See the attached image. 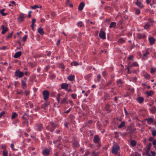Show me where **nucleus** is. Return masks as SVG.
I'll return each mask as SVG.
<instances>
[{"mask_svg":"<svg viewBox=\"0 0 156 156\" xmlns=\"http://www.w3.org/2000/svg\"><path fill=\"white\" fill-rule=\"evenodd\" d=\"M120 147L119 146L115 144L112 148V152L113 154L116 155L117 154L118 151Z\"/></svg>","mask_w":156,"mask_h":156,"instance_id":"1","label":"nucleus"},{"mask_svg":"<svg viewBox=\"0 0 156 156\" xmlns=\"http://www.w3.org/2000/svg\"><path fill=\"white\" fill-rule=\"evenodd\" d=\"M43 94L44 100H47L49 98V91L47 90H44L43 92Z\"/></svg>","mask_w":156,"mask_h":156,"instance_id":"2","label":"nucleus"},{"mask_svg":"<svg viewBox=\"0 0 156 156\" xmlns=\"http://www.w3.org/2000/svg\"><path fill=\"white\" fill-rule=\"evenodd\" d=\"M27 115V114L25 113L22 116V118L23 120V124H26L27 126H28V121L27 120V117H26V116Z\"/></svg>","mask_w":156,"mask_h":156,"instance_id":"3","label":"nucleus"},{"mask_svg":"<svg viewBox=\"0 0 156 156\" xmlns=\"http://www.w3.org/2000/svg\"><path fill=\"white\" fill-rule=\"evenodd\" d=\"M26 16L23 13H21L20 14L19 16L17 19V20L19 22L21 23L23 21L24 18Z\"/></svg>","mask_w":156,"mask_h":156,"instance_id":"4","label":"nucleus"},{"mask_svg":"<svg viewBox=\"0 0 156 156\" xmlns=\"http://www.w3.org/2000/svg\"><path fill=\"white\" fill-rule=\"evenodd\" d=\"M15 76L18 77L19 78H21L24 75V73L19 70L16 71L15 72Z\"/></svg>","mask_w":156,"mask_h":156,"instance_id":"5","label":"nucleus"},{"mask_svg":"<svg viewBox=\"0 0 156 156\" xmlns=\"http://www.w3.org/2000/svg\"><path fill=\"white\" fill-rule=\"evenodd\" d=\"M99 36L100 38L104 39H105V32L101 30L99 34Z\"/></svg>","mask_w":156,"mask_h":156,"instance_id":"6","label":"nucleus"},{"mask_svg":"<svg viewBox=\"0 0 156 156\" xmlns=\"http://www.w3.org/2000/svg\"><path fill=\"white\" fill-rule=\"evenodd\" d=\"M27 80V78H24L23 80H21V85L23 89H25L27 87L26 83Z\"/></svg>","mask_w":156,"mask_h":156,"instance_id":"7","label":"nucleus"},{"mask_svg":"<svg viewBox=\"0 0 156 156\" xmlns=\"http://www.w3.org/2000/svg\"><path fill=\"white\" fill-rule=\"evenodd\" d=\"M50 150L48 148L44 149L42 152V154L45 156H48L50 154Z\"/></svg>","mask_w":156,"mask_h":156,"instance_id":"8","label":"nucleus"},{"mask_svg":"<svg viewBox=\"0 0 156 156\" xmlns=\"http://www.w3.org/2000/svg\"><path fill=\"white\" fill-rule=\"evenodd\" d=\"M139 65L137 62H134L132 64H130V62L129 63L128 66L131 69L133 67H138Z\"/></svg>","mask_w":156,"mask_h":156,"instance_id":"9","label":"nucleus"},{"mask_svg":"<svg viewBox=\"0 0 156 156\" xmlns=\"http://www.w3.org/2000/svg\"><path fill=\"white\" fill-rule=\"evenodd\" d=\"M100 138L97 135L95 136L94 138V142L95 143H99L100 141Z\"/></svg>","mask_w":156,"mask_h":156,"instance_id":"10","label":"nucleus"},{"mask_svg":"<svg viewBox=\"0 0 156 156\" xmlns=\"http://www.w3.org/2000/svg\"><path fill=\"white\" fill-rule=\"evenodd\" d=\"M123 82L122 80L120 79L117 80L116 81V84L119 87H121L123 84Z\"/></svg>","mask_w":156,"mask_h":156,"instance_id":"11","label":"nucleus"},{"mask_svg":"<svg viewBox=\"0 0 156 156\" xmlns=\"http://www.w3.org/2000/svg\"><path fill=\"white\" fill-rule=\"evenodd\" d=\"M148 40L151 45L154 44L155 41V39L153 37H149Z\"/></svg>","mask_w":156,"mask_h":156,"instance_id":"12","label":"nucleus"},{"mask_svg":"<svg viewBox=\"0 0 156 156\" xmlns=\"http://www.w3.org/2000/svg\"><path fill=\"white\" fill-rule=\"evenodd\" d=\"M85 6V4L83 2L80 3L78 7V9L80 11H81L83 10Z\"/></svg>","mask_w":156,"mask_h":156,"instance_id":"13","label":"nucleus"},{"mask_svg":"<svg viewBox=\"0 0 156 156\" xmlns=\"http://www.w3.org/2000/svg\"><path fill=\"white\" fill-rule=\"evenodd\" d=\"M2 31L1 32V33L2 34H4L8 30V28L6 27H5L3 25L2 26Z\"/></svg>","mask_w":156,"mask_h":156,"instance_id":"14","label":"nucleus"},{"mask_svg":"<svg viewBox=\"0 0 156 156\" xmlns=\"http://www.w3.org/2000/svg\"><path fill=\"white\" fill-rule=\"evenodd\" d=\"M136 5L139 8H143L144 6L142 3L138 0L136 1V2L135 3Z\"/></svg>","mask_w":156,"mask_h":156,"instance_id":"15","label":"nucleus"},{"mask_svg":"<svg viewBox=\"0 0 156 156\" xmlns=\"http://www.w3.org/2000/svg\"><path fill=\"white\" fill-rule=\"evenodd\" d=\"M68 84L66 83H62L61 84V88L65 90H67L68 87Z\"/></svg>","mask_w":156,"mask_h":156,"instance_id":"16","label":"nucleus"},{"mask_svg":"<svg viewBox=\"0 0 156 156\" xmlns=\"http://www.w3.org/2000/svg\"><path fill=\"white\" fill-rule=\"evenodd\" d=\"M51 125L53 128L51 129L50 131L51 132H52L54 130L55 128L57 126V125L54 123L53 122H51Z\"/></svg>","mask_w":156,"mask_h":156,"instance_id":"17","label":"nucleus"},{"mask_svg":"<svg viewBox=\"0 0 156 156\" xmlns=\"http://www.w3.org/2000/svg\"><path fill=\"white\" fill-rule=\"evenodd\" d=\"M21 55V51H18L16 52L14 56V57L15 58H17L20 57Z\"/></svg>","mask_w":156,"mask_h":156,"instance_id":"18","label":"nucleus"},{"mask_svg":"<svg viewBox=\"0 0 156 156\" xmlns=\"http://www.w3.org/2000/svg\"><path fill=\"white\" fill-rule=\"evenodd\" d=\"M137 100L139 103L141 104L143 102L144 98L142 97H139L137 98Z\"/></svg>","mask_w":156,"mask_h":156,"instance_id":"19","label":"nucleus"},{"mask_svg":"<svg viewBox=\"0 0 156 156\" xmlns=\"http://www.w3.org/2000/svg\"><path fill=\"white\" fill-rule=\"evenodd\" d=\"M148 124H151L153 122L154 119L152 118H149L148 119H146Z\"/></svg>","mask_w":156,"mask_h":156,"instance_id":"20","label":"nucleus"},{"mask_svg":"<svg viewBox=\"0 0 156 156\" xmlns=\"http://www.w3.org/2000/svg\"><path fill=\"white\" fill-rule=\"evenodd\" d=\"M137 37L138 38L142 39L145 37V35L144 34H137Z\"/></svg>","mask_w":156,"mask_h":156,"instance_id":"21","label":"nucleus"},{"mask_svg":"<svg viewBox=\"0 0 156 156\" xmlns=\"http://www.w3.org/2000/svg\"><path fill=\"white\" fill-rule=\"evenodd\" d=\"M67 99L66 98H63L61 101L60 102L61 104H63L64 103L68 104L67 102Z\"/></svg>","mask_w":156,"mask_h":156,"instance_id":"22","label":"nucleus"},{"mask_svg":"<svg viewBox=\"0 0 156 156\" xmlns=\"http://www.w3.org/2000/svg\"><path fill=\"white\" fill-rule=\"evenodd\" d=\"M38 32L39 34L41 35H42L44 34V32L43 31V29L41 27H40L38 29Z\"/></svg>","mask_w":156,"mask_h":156,"instance_id":"23","label":"nucleus"},{"mask_svg":"<svg viewBox=\"0 0 156 156\" xmlns=\"http://www.w3.org/2000/svg\"><path fill=\"white\" fill-rule=\"evenodd\" d=\"M74 75H70L68 76V79L70 81H73L74 80Z\"/></svg>","mask_w":156,"mask_h":156,"instance_id":"24","label":"nucleus"},{"mask_svg":"<svg viewBox=\"0 0 156 156\" xmlns=\"http://www.w3.org/2000/svg\"><path fill=\"white\" fill-rule=\"evenodd\" d=\"M73 146L74 147H79V144L78 142L77 141H74L73 144Z\"/></svg>","mask_w":156,"mask_h":156,"instance_id":"25","label":"nucleus"},{"mask_svg":"<svg viewBox=\"0 0 156 156\" xmlns=\"http://www.w3.org/2000/svg\"><path fill=\"white\" fill-rule=\"evenodd\" d=\"M49 105V103L48 102L45 103L42 105L41 108L44 109H45Z\"/></svg>","mask_w":156,"mask_h":156,"instance_id":"26","label":"nucleus"},{"mask_svg":"<svg viewBox=\"0 0 156 156\" xmlns=\"http://www.w3.org/2000/svg\"><path fill=\"white\" fill-rule=\"evenodd\" d=\"M110 106L108 104H107L105 106V110L108 112H110L111 110L109 109Z\"/></svg>","mask_w":156,"mask_h":156,"instance_id":"27","label":"nucleus"},{"mask_svg":"<svg viewBox=\"0 0 156 156\" xmlns=\"http://www.w3.org/2000/svg\"><path fill=\"white\" fill-rule=\"evenodd\" d=\"M27 119H28L29 120H30V124H31L32 122L33 121V118H32V117L30 115H27Z\"/></svg>","mask_w":156,"mask_h":156,"instance_id":"28","label":"nucleus"},{"mask_svg":"<svg viewBox=\"0 0 156 156\" xmlns=\"http://www.w3.org/2000/svg\"><path fill=\"white\" fill-rule=\"evenodd\" d=\"M136 141L135 140H132L130 142V145L132 147H134L136 145Z\"/></svg>","mask_w":156,"mask_h":156,"instance_id":"29","label":"nucleus"},{"mask_svg":"<svg viewBox=\"0 0 156 156\" xmlns=\"http://www.w3.org/2000/svg\"><path fill=\"white\" fill-rule=\"evenodd\" d=\"M116 24V22H112L111 23L109 27L110 28H113V27L115 28V27Z\"/></svg>","mask_w":156,"mask_h":156,"instance_id":"30","label":"nucleus"},{"mask_svg":"<svg viewBox=\"0 0 156 156\" xmlns=\"http://www.w3.org/2000/svg\"><path fill=\"white\" fill-rule=\"evenodd\" d=\"M151 112L152 113H154L156 112V108L153 107L150 109Z\"/></svg>","mask_w":156,"mask_h":156,"instance_id":"31","label":"nucleus"},{"mask_svg":"<svg viewBox=\"0 0 156 156\" xmlns=\"http://www.w3.org/2000/svg\"><path fill=\"white\" fill-rule=\"evenodd\" d=\"M36 126L39 130L41 131L42 129L43 126L41 124H37L36 125Z\"/></svg>","mask_w":156,"mask_h":156,"instance_id":"32","label":"nucleus"},{"mask_svg":"<svg viewBox=\"0 0 156 156\" xmlns=\"http://www.w3.org/2000/svg\"><path fill=\"white\" fill-rule=\"evenodd\" d=\"M5 9H4L0 10V13L3 16H5L8 14L7 13H5L3 12Z\"/></svg>","mask_w":156,"mask_h":156,"instance_id":"33","label":"nucleus"},{"mask_svg":"<svg viewBox=\"0 0 156 156\" xmlns=\"http://www.w3.org/2000/svg\"><path fill=\"white\" fill-rule=\"evenodd\" d=\"M151 25L149 24L148 23H146L144 27V28L145 29H148L150 27Z\"/></svg>","mask_w":156,"mask_h":156,"instance_id":"34","label":"nucleus"},{"mask_svg":"<svg viewBox=\"0 0 156 156\" xmlns=\"http://www.w3.org/2000/svg\"><path fill=\"white\" fill-rule=\"evenodd\" d=\"M125 122L124 121H122L121 122L120 125L119 126L118 128H121L123 127L124 126H125Z\"/></svg>","mask_w":156,"mask_h":156,"instance_id":"35","label":"nucleus"},{"mask_svg":"<svg viewBox=\"0 0 156 156\" xmlns=\"http://www.w3.org/2000/svg\"><path fill=\"white\" fill-rule=\"evenodd\" d=\"M61 96V94H57V96L56 97V99L58 103H59L60 102V97Z\"/></svg>","mask_w":156,"mask_h":156,"instance_id":"36","label":"nucleus"},{"mask_svg":"<svg viewBox=\"0 0 156 156\" xmlns=\"http://www.w3.org/2000/svg\"><path fill=\"white\" fill-rule=\"evenodd\" d=\"M17 116V114L16 112H13L12 114L11 119H13L15 118Z\"/></svg>","mask_w":156,"mask_h":156,"instance_id":"37","label":"nucleus"},{"mask_svg":"<svg viewBox=\"0 0 156 156\" xmlns=\"http://www.w3.org/2000/svg\"><path fill=\"white\" fill-rule=\"evenodd\" d=\"M3 156H7L8 155V151L6 149H4L3 151Z\"/></svg>","mask_w":156,"mask_h":156,"instance_id":"38","label":"nucleus"},{"mask_svg":"<svg viewBox=\"0 0 156 156\" xmlns=\"http://www.w3.org/2000/svg\"><path fill=\"white\" fill-rule=\"evenodd\" d=\"M58 66L59 68L64 69L65 67L62 63H59L58 64Z\"/></svg>","mask_w":156,"mask_h":156,"instance_id":"39","label":"nucleus"},{"mask_svg":"<svg viewBox=\"0 0 156 156\" xmlns=\"http://www.w3.org/2000/svg\"><path fill=\"white\" fill-rule=\"evenodd\" d=\"M153 92L152 90H150L149 91H147V95L151 96L153 94Z\"/></svg>","mask_w":156,"mask_h":156,"instance_id":"40","label":"nucleus"},{"mask_svg":"<svg viewBox=\"0 0 156 156\" xmlns=\"http://www.w3.org/2000/svg\"><path fill=\"white\" fill-rule=\"evenodd\" d=\"M125 42V40L122 38H119L118 41V42L120 43H123Z\"/></svg>","mask_w":156,"mask_h":156,"instance_id":"41","label":"nucleus"},{"mask_svg":"<svg viewBox=\"0 0 156 156\" xmlns=\"http://www.w3.org/2000/svg\"><path fill=\"white\" fill-rule=\"evenodd\" d=\"M79 65V63L77 62L73 61L71 63L72 66H76Z\"/></svg>","mask_w":156,"mask_h":156,"instance_id":"42","label":"nucleus"},{"mask_svg":"<svg viewBox=\"0 0 156 156\" xmlns=\"http://www.w3.org/2000/svg\"><path fill=\"white\" fill-rule=\"evenodd\" d=\"M77 25L80 27L83 26V24L82 22H79L77 23Z\"/></svg>","mask_w":156,"mask_h":156,"instance_id":"43","label":"nucleus"},{"mask_svg":"<svg viewBox=\"0 0 156 156\" xmlns=\"http://www.w3.org/2000/svg\"><path fill=\"white\" fill-rule=\"evenodd\" d=\"M27 37V35H25L23 37L22 39V41L23 42H25L26 40Z\"/></svg>","mask_w":156,"mask_h":156,"instance_id":"44","label":"nucleus"},{"mask_svg":"<svg viewBox=\"0 0 156 156\" xmlns=\"http://www.w3.org/2000/svg\"><path fill=\"white\" fill-rule=\"evenodd\" d=\"M152 135L153 136H155L156 135V130L155 129L151 130Z\"/></svg>","mask_w":156,"mask_h":156,"instance_id":"45","label":"nucleus"},{"mask_svg":"<svg viewBox=\"0 0 156 156\" xmlns=\"http://www.w3.org/2000/svg\"><path fill=\"white\" fill-rule=\"evenodd\" d=\"M135 13L137 15H138L140 14V10L138 9H135Z\"/></svg>","mask_w":156,"mask_h":156,"instance_id":"46","label":"nucleus"},{"mask_svg":"<svg viewBox=\"0 0 156 156\" xmlns=\"http://www.w3.org/2000/svg\"><path fill=\"white\" fill-rule=\"evenodd\" d=\"M39 7L37 5H35L34 6H31L30 8L33 9H35Z\"/></svg>","mask_w":156,"mask_h":156,"instance_id":"47","label":"nucleus"},{"mask_svg":"<svg viewBox=\"0 0 156 156\" xmlns=\"http://www.w3.org/2000/svg\"><path fill=\"white\" fill-rule=\"evenodd\" d=\"M77 95L75 94H73L71 95L72 97L74 99H75L76 98V97Z\"/></svg>","mask_w":156,"mask_h":156,"instance_id":"48","label":"nucleus"},{"mask_svg":"<svg viewBox=\"0 0 156 156\" xmlns=\"http://www.w3.org/2000/svg\"><path fill=\"white\" fill-rule=\"evenodd\" d=\"M112 83V81H109L108 83H107L105 85V86H108L110 85Z\"/></svg>","mask_w":156,"mask_h":156,"instance_id":"49","label":"nucleus"},{"mask_svg":"<svg viewBox=\"0 0 156 156\" xmlns=\"http://www.w3.org/2000/svg\"><path fill=\"white\" fill-rule=\"evenodd\" d=\"M149 54V52L147 51H146L145 53L143 54V57H145L146 56V55Z\"/></svg>","mask_w":156,"mask_h":156,"instance_id":"50","label":"nucleus"},{"mask_svg":"<svg viewBox=\"0 0 156 156\" xmlns=\"http://www.w3.org/2000/svg\"><path fill=\"white\" fill-rule=\"evenodd\" d=\"M98 80V82H100L101 80V76L100 74H98L97 76Z\"/></svg>","mask_w":156,"mask_h":156,"instance_id":"51","label":"nucleus"},{"mask_svg":"<svg viewBox=\"0 0 156 156\" xmlns=\"http://www.w3.org/2000/svg\"><path fill=\"white\" fill-rule=\"evenodd\" d=\"M5 113V111H3L0 113V118H1Z\"/></svg>","mask_w":156,"mask_h":156,"instance_id":"52","label":"nucleus"},{"mask_svg":"<svg viewBox=\"0 0 156 156\" xmlns=\"http://www.w3.org/2000/svg\"><path fill=\"white\" fill-rule=\"evenodd\" d=\"M12 33H13V32H12L11 33H10L7 36V37L8 38H9L11 37H12Z\"/></svg>","mask_w":156,"mask_h":156,"instance_id":"53","label":"nucleus"},{"mask_svg":"<svg viewBox=\"0 0 156 156\" xmlns=\"http://www.w3.org/2000/svg\"><path fill=\"white\" fill-rule=\"evenodd\" d=\"M91 74H89L88 75L86 76L85 77L86 79H88L89 78H90L91 77Z\"/></svg>","mask_w":156,"mask_h":156,"instance_id":"54","label":"nucleus"},{"mask_svg":"<svg viewBox=\"0 0 156 156\" xmlns=\"http://www.w3.org/2000/svg\"><path fill=\"white\" fill-rule=\"evenodd\" d=\"M155 72V69L153 68L151 69V73L152 74L154 72Z\"/></svg>","mask_w":156,"mask_h":156,"instance_id":"55","label":"nucleus"},{"mask_svg":"<svg viewBox=\"0 0 156 156\" xmlns=\"http://www.w3.org/2000/svg\"><path fill=\"white\" fill-rule=\"evenodd\" d=\"M151 143H149L148 144V150H150L151 147Z\"/></svg>","mask_w":156,"mask_h":156,"instance_id":"56","label":"nucleus"},{"mask_svg":"<svg viewBox=\"0 0 156 156\" xmlns=\"http://www.w3.org/2000/svg\"><path fill=\"white\" fill-rule=\"evenodd\" d=\"M133 56L132 55H130L127 58V60H130L132 59H133Z\"/></svg>","mask_w":156,"mask_h":156,"instance_id":"57","label":"nucleus"},{"mask_svg":"<svg viewBox=\"0 0 156 156\" xmlns=\"http://www.w3.org/2000/svg\"><path fill=\"white\" fill-rule=\"evenodd\" d=\"M144 76L146 78H150V75L147 74H145Z\"/></svg>","mask_w":156,"mask_h":156,"instance_id":"58","label":"nucleus"},{"mask_svg":"<svg viewBox=\"0 0 156 156\" xmlns=\"http://www.w3.org/2000/svg\"><path fill=\"white\" fill-rule=\"evenodd\" d=\"M102 75L104 77H105L107 75V73L105 71H104L102 73Z\"/></svg>","mask_w":156,"mask_h":156,"instance_id":"59","label":"nucleus"},{"mask_svg":"<svg viewBox=\"0 0 156 156\" xmlns=\"http://www.w3.org/2000/svg\"><path fill=\"white\" fill-rule=\"evenodd\" d=\"M130 69V68L128 66V67H126V69H127V72L129 74H130L131 73V72L130 71H129V69Z\"/></svg>","mask_w":156,"mask_h":156,"instance_id":"60","label":"nucleus"},{"mask_svg":"<svg viewBox=\"0 0 156 156\" xmlns=\"http://www.w3.org/2000/svg\"><path fill=\"white\" fill-rule=\"evenodd\" d=\"M56 15L55 12H52L51 13V15L53 17H54Z\"/></svg>","mask_w":156,"mask_h":156,"instance_id":"61","label":"nucleus"},{"mask_svg":"<svg viewBox=\"0 0 156 156\" xmlns=\"http://www.w3.org/2000/svg\"><path fill=\"white\" fill-rule=\"evenodd\" d=\"M104 96L106 98H108L109 97V94L106 93H104Z\"/></svg>","mask_w":156,"mask_h":156,"instance_id":"62","label":"nucleus"},{"mask_svg":"<svg viewBox=\"0 0 156 156\" xmlns=\"http://www.w3.org/2000/svg\"><path fill=\"white\" fill-rule=\"evenodd\" d=\"M24 93L27 96L29 95L30 93V92L28 91H25Z\"/></svg>","mask_w":156,"mask_h":156,"instance_id":"63","label":"nucleus"},{"mask_svg":"<svg viewBox=\"0 0 156 156\" xmlns=\"http://www.w3.org/2000/svg\"><path fill=\"white\" fill-rule=\"evenodd\" d=\"M152 144L156 146V140H154L152 142Z\"/></svg>","mask_w":156,"mask_h":156,"instance_id":"64","label":"nucleus"}]
</instances>
